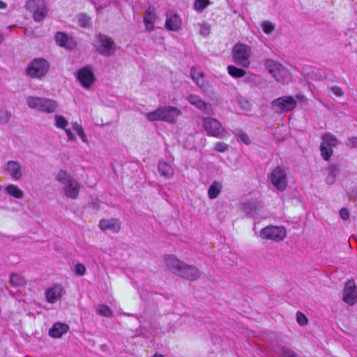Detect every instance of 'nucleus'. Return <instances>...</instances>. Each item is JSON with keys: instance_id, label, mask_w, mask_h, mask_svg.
<instances>
[{"instance_id": "a211bd4d", "label": "nucleus", "mask_w": 357, "mask_h": 357, "mask_svg": "<svg viewBox=\"0 0 357 357\" xmlns=\"http://www.w3.org/2000/svg\"><path fill=\"white\" fill-rule=\"evenodd\" d=\"M99 228L102 231L117 233L121 229V222L116 218L102 219L99 222Z\"/></svg>"}, {"instance_id": "39448f33", "label": "nucleus", "mask_w": 357, "mask_h": 357, "mask_svg": "<svg viewBox=\"0 0 357 357\" xmlns=\"http://www.w3.org/2000/svg\"><path fill=\"white\" fill-rule=\"evenodd\" d=\"M252 54V48L248 45L237 43L233 47L231 53L232 60L238 66L248 68L250 65Z\"/></svg>"}, {"instance_id": "423d86ee", "label": "nucleus", "mask_w": 357, "mask_h": 357, "mask_svg": "<svg viewBox=\"0 0 357 357\" xmlns=\"http://www.w3.org/2000/svg\"><path fill=\"white\" fill-rule=\"evenodd\" d=\"M203 128L207 135L218 139H224L229 136V133L222 127L221 123L216 119L204 117L202 119Z\"/></svg>"}, {"instance_id": "f704fd0d", "label": "nucleus", "mask_w": 357, "mask_h": 357, "mask_svg": "<svg viewBox=\"0 0 357 357\" xmlns=\"http://www.w3.org/2000/svg\"><path fill=\"white\" fill-rule=\"evenodd\" d=\"M96 312L103 317H110L112 316V311L105 305H98L96 306Z\"/></svg>"}, {"instance_id": "0eeeda50", "label": "nucleus", "mask_w": 357, "mask_h": 357, "mask_svg": "<svg viewBox=\"0 0 357 357\" xmlns=\"http://www.w3.org/2000/svg\"><path fill=\"white\" fill-rule=\"evenodd\" d=\"M94 47L96 51L102 56H109L113 55L116 49L114 41L107 35L99 33L95 37Z\"/></svg>"}, {"instance_id": "aec40b11", "label": "nucleus", "mask_w": 357, "mask_h": 357, "mask_svg": "<svg viewBox=\"0 0 357 357\" xmlns=\"http://www.w3.org/2000/svg\"><path fill=\"white\" fill-rule=\"evenodd\" d=\"M160 109L162 111V121L168 123H174L181 114V111L175 107L165 106Z\"/></svg>"}, {"instance_id": "09e8293b", "label": "nucleus", "mask_w": 357, "mask_h": 357, "mask_svg": "<svg viewBox=\"0 0 357 357\" xmlns=\"http://www.w3.org/2000/svg\"><path fill=\"white\" fill-rule=\"evenodd\" d=\"M345 144L351 149L357 148V137H349Z\"/></svg>"}, {"instance_id": "c756f323", "label": "nucleus", "mask_w": 357, "mask_h": 357, "mask_svg": "<svg viewBox=\"0 0 357 357\" xmlns=\"http://www.w3.org/2000/svg\"><path fill=\"white\" fill-rule=\"evenodd\" d=\"M6 193L17 199H21L24 196L23 191L20 189L17 185L9 184L5 188Z\"/></svg>"}, {"instance_id": "052dcab7", "label": "nucleus", "mask_w": 357, "mask_h": 357, "mask_svg": "<svg viewBox=\"0 0 357 357\" xmlns=\"http://www.w3.org/2000/svg\"><path fill=\"white\" fill-rule=\"evenodd\" d=\"M153 357H163V356L162 355L156 354Z\"/></svg>"}, {"instance_id": "473e14b6", "label": "nucleus", "mask_w": 357, "mask_h": 357, "mask_svg": "<svg viewBox=\"0 0 357 357\" xmlns=\"http://www.w3.org/2000/svg\"><path fill=\"white\" fill-rule=\"evenodd\" d=\"M227 70L228 73L234 78L243 77L246 73L244 70L234 66H229Z\"/></svg>"}, {"instance_id": "13d9d810", "label": "nucleus", "mask_w": 357, "mask_h": 357, "mask_svg": "<svg viewBox=\"0 0 357 357\" xmlns=\"http://www.w3.org/2000/svg\"><path fill=\"white\" fill-rule=\"evenodd\" d=\"M79 137H80V138L82 139V140L84 142H86L87 141V138H86V136L84 132V135H79Z\"/></svg>"}, {"instance_id": "393cba45", "label": "nucleus", "mask_w": 357, "mask_h": 357, "mask_svg": "<svg viewBox=\"0 0 357 357\" xmlns=\"http://www.w3.org/2000/svg\"><path fill=\"white\" fill-rule=\"evenodd\" d=\"M222 189L220 182L213 181L208 189V197L210 199H214L218 197Z\"/></svg>"}, {"instance_id": "2eb2a0df", "label": "nucleus", "mask_w": 357, "mask_h": 357, "mask_svg": "<svg viewBox=\"0 0 357 357\" xmlns=\"http://www.w3.org/2000/svg\"><path fill=\"white\" fill-rule=\"evenodd\" d=\"M187 100L191 105H194L203 113L208 115L213 114L214 112L211 104L204 102L199 96L192 94L187 98Z\"/></svg>"}, {"instance_id": "f03ea898", "label": "nucleus", "mask_w": 357, "mask_h": 357, "mask_svg": "<svg viewBox=\"0 0 357 357\" xmlns=\"http://www.w3.org/2000/svg\"><path fill=\"white\" fill-rule=\"evenodd\" d=\"M56 180L63 185L65 196L72 199L78 198L81 184L66 171L60 170L56 175Z\"/></svg>"}, {"instance_id": "1a4fd4ad", "label": "nucleus", "mask_w": 357, "mask_h": 357, "mask_svg": "<svg viewBox=\"0 0 357 357\" xmlns=\"http://www.w3.org/2000/svg\"><path fill=\"white\" fill-rule=\"evenodd\" d=\"M26 8L32 13L35 22H41L47 15V7L45 0H27Z\"/></svg>"}, {"instance_id": "6e6552de", "label": "nucleus", "mask_w": 357, "mask_h": 357, "mask_svg": "<svg viewBox=\"0 0 357 357\" xmlns=\"http://www.w3.org/2000/svg\"><path fill=\"white\" fill-rule=\"evenodd\" d=\"M265 66L276 82L287 84L290 80V73L278 62L268 59L265 61Z\"/></svg>"}, {"instance_id": "7c9ffc66", "label": "nucleus", "mask_w": 357, "mask_h": 357, "mask_svg": "<svg viewBox=\"0 0 357 357\" xmlns=\"http://www.w3.org/2000/svg\"><path fill=\"white\" fill-rule=\"evenodd\" d=\"M10 282L13 287H22L26 284V280L23 276L17 273H11L10 275Z\"/></svg>"}, {"instance_id": "37998d69", "label": "nucleus", "mask_w": 357, "mask_h": 357, "mask_svg": "<svg viewBox=\"0 0 357 357\" xmlns=\"http://www.w3.org/2000/svg\"><path fill=\"white\" fill-rule=\"evenodd\" d=\"M11 117V114L6 109H0V122L1 123H6L9 121Z\"/></svg>"}, {"instance_id": "4c0bfd02", "label": "nucleus", "mask_w": 357, "mask_h": 357, "mask_svg": "<svg viewBox=\"0 0 357 357\" xmlns=\"http://www.w3.org/2000/svg\"><path fill=\"white\" fill-rule=\"evenodd\" d=\"M68 125V121L61 115L54 116V126L60 129H65Z\"/></svg>"}, {"instance_id": "6ab92c4d", "label": "nucleus", "mask_w": 357, "mask_h": 357, "mask_svg": "<svg viewBox=\"0 0 357 357\" xmlns=\"http://www.w3.org/2000/svg\"><path fill=\"white\" fill-rule=\"evenodd\" d=\"M56 43L66 49L73 50L75 48L77 43L73 38L65 34L63 32H58L55 36Z\"/></svg>"}, {"instance_id": "f3484780", "label": "nucleus", "mask_w": 357, "mask_h": 357, "mask_svg": "<svg viewBox=\"0 0 357 357\" xmlns=\"http://www.w3.org/2000/svg\"><path fill=\"white\" fill-rule=\"evenodd\" d=\"M343 301L351 305L357 302V290L353 280H349L344 285Z\"/></svg>"}, {"instance_id": "79ce46f5", "label": "nucleus", "mask_w": 357, "mask_h": 357, "mask_svg": "<svg viewBox=\"0 0 357 357\" xmlns=\"http://www.w3.org/2000/svg\"><path fill=\"white\" fill-rule=\"evenodd\" d=\"M261 28L265 33L270 34L274 31L275 26L272 22L269 21H265L262 22Z\"/></svg>"}, {"instance_id": "4be33fe9", "label": "nucleus", "mask_w": 357, "mask_h": 357, "mask_svg": "<svg viewBox=\"0 0 357 357\" xmlns=\"http://www.w3.org/2000/svg\"><path fill=\"white\" fill-rule=\"evenodd\" d=\"M165 26L167 29L176 31L179 30L181 26V20L176 14L168 12L167 13Z\"/></svg>"}, {"instance_id": "72a5a7b5", "label": "nucleus", "mask_w": 357, "mask_h": 357, "mask_svg": "<svg viewBox=\"0 0 357 357\" xmlns=\"http://www.w3.org/2000/svg\"><path fill=\"white\" fill-rule=\"evenodd\" d=\"M146 118L149 121H162V111L160 107L152 112L146 114Z\"/></svg>"}, {"instance_id": "8fccbe9b", "label": "nucleus", "mask_w": 357, "mask_h": 357, "mask_svg": "<svg viewBox=\"0 0 357 357\" xmlns=\"http://www.w3.org/2000/svg\"><path fill=\"white\" fill-rule=\"evenodd\" d=\"M73 130L76 132V133L79 135H84V129L81 125L77 123L73 124Z\"/></svg>"}, {"instance_id": "de8ad7c7", "label": "nucleus", "mask_w": 357, "mask_h": 357, "mask_svg": "<svg viewBox=\"0 0 357 357\" xmlns=\"http://www.w3.org/2000/svg\"><path fill=\"white\" fill-rule=\"evenodd\" d=\"M296 320L298 323L301 326H305L307 323V317L300 312H298L296 313Z\"/></svg>"}, {"instance_id": "680f3d73", "label": "nucleus", "mask_w": 357, "mask_h": 357, "mask_svg": "<svg viewBox=\"0 0 357 357\" xmlns=\"http://www.w3.org/2000/svg\"><path fill=\"white\" fill-rule=\"evenodd\" d=\"M197 73H199V71H197V70H196V77H199V75L197 74Z\"/></svg>"}, {"instance_id": "a18cd8bd", "label": "nucleus", "mask_w": 357, "mask_h": 357, "mask_svg": "<svg viewBox=\"0 0 357 357\" xmlns=\"http://www.w3.org/2000/svg\"><path fill=\"white\" fill-rule=\"evenodd\" d=\"M211 33V26L208 23L201 24L199 33L204 37L208 36Z\"/></svg>"}, {"instance_id": "603ef678", "label": "nucleus", "mask_w": 357, "mask_h": 357, "mask_svg": "<svg viewBox=\"0 0 357 357\" xmlns=\"http://www.w3.org/2000/svg\"><path fill=\"white\" fill-rule=\"evenodd\" d=\"M331 91L336 96H342L344 93L342 89L337 86H333L331 88Z\"/></svg>"}, {"instance_id": "2f4dec72", "label": "nucleus", "mask_w": 357, "mask_h": 357, "mask_svg": "<svg viewBox=\"0 0 357 357\" xmlns=\"http://www.w3.org/2000/svg\"><path fill=\"white\" fill-rule=\"evenodd\" d=\"M275 351L283 357H297L296 354L294 351L286 347H278L275 349Z\"/></svg>"}, {"instance_id": "dca6fc26", "label": "nucleus", "mask_w": 357, "mask_h": 357, "mask_svg": "<svg viewBox=\"0 0 357 357\" xmlns=\"http://www.w3.org/2000/svg\"><path fill=\"white\" fill-rule=\"evenodd\" d=\"M65 294L66 290L60 284H54L47 289L45 292L46 300L50 303H55L57 301L60 300Z\"/></svg>"}, {"instance_id": "cd10ccee", "label": "nucleus", "mask_w": 357, "mask_h": 357, "mask_svg": "<svg viewBox=\"0 0 357 357\" xmlns=\"http://www.w3.org/2000/svg\"><path fill=\"white\" fill-rule=\"evenodd\" d=\"M321 139L322 144H326V146H328L332 149L335 147L339 143V141L336 137L331 132L324 133L321 137Z\"/></svg>"}, {"instance_id": "5701e85b", "label": "nucleus", "mask_w": 357, "mask_h": 357, "mask_svg": "<svg viewBox=\"0 0 357 357\" xmlns=\"http://www.w3.org/2000/svg\"><path fill=\"white\" fill-rule=\"evenodd\" d=\"M68 329L69 326L67 324L57 322L49 330V335L54 338H59L67 333Z\"/></svg>"}, {"instance_id": "4468645a", "label": "nucleus", "mask_w": 357, "mask_h": 357, "mask_svg": "<svg viewBox=\"0 0 357 357\" xmlns=\"http://www.w3.org/2000/svg\"><path fill=\"white\" fill-rule=\"evenodd\" d=\"M77 78L81 85L86 89H89L95 81L94 74L89 66L79 69L77 73Z\"/></svg>"}, {"instance_id": "bf43d9fd", "label": "nucleus", "mask_w": 357, "mask_h": 357, "mask_svg": "<svg viewBox=\"0 0 357 357\" xmlns=\"http://www.w3.org/2000/svg\"><path fill=\"white\" fill-rule=\"evenodd\" d=\"M3 35L0 33V44L3 42Z\"/></svg>"}, {"instance_id": "4d7b16f0", "label": "nucleus", "mask_w": 357, "mask_h": 357, "mask_svg": "<svg viewBox=\"0 0 357 357\" xmlns=\"http://www.w3.org/2000/svg\"><path fill=\"white\" fill-rule=\"evenodd\" d=\"M79 137H80V138L82 139V140L84 142H86L87 141V138H86V136L84 132V135H79Z\"/></svg>"}, {"instance_id": "7ed1b4c3", "label": "nucleus", "mask_w": 357, "mask_h": 357, "mask_svg": "<svg viewBox=\"0 0 357 357\" xmlns=\"http://www.w3.org/2000/svg\"><path fill=\"white\" fill-rule=\"evenodd\" d=\"M26 102L29 107L46 114L55 112L59 107L56 100L42 97L29 96Z\"/></svg>"}, {"instance_id": "20e7f679", "label": "nucleus", "mask_w": 357, "mask_h": 357, "mask_svg": "<svg viewBox=\"0 0 357 357\" xmlns=\"http://www.w3.org/2000/svg\"><path fill=\"white\" fill-rule=\"evenodd\" d=\"M303 95L297 94L295 96H284L273 100L271 105L278 113H285L292 111L297 103L303 100Z\"/></svg>"}, {"instance_id": "ddd939ff", "label": "nucleus", "mask_w": 357, "mask_h": 357, "mask_svg": "<svg viewBox=\"0 0 357 357\" xmlns=\"http://www.w3.org/2000/svg\"><path fill=\"white\" fill-rule=\"evenodd\" d=\"M5 170L15 181H20L24 174L25 168L18 161L9 160L5 165Z\"/></svg>"}, {"instance_id": "5fc2aeb1", "label": "nucleus", "mask_w": 357, "mask_h": 357, "mask_svg": "<svg viewBox=\"0 0 357 357\" xmlns=\"http://www.w3.org/2000/svg\"><path fill=\"white\" fill-rule=\"evenodd\" d=\"M240 103H241V107H242V108L243 109H245L247 111L250 110L251 105H250V102L248 101L244 100L243 102H241Z\"/></svg>"}, {"instance_id": "58836bf2", "label": "nucleus", "mask_w": 357, "mask_h": 357, "mask_svg": "<svg viewBox=\"0 0 357 357\" xmlns=\"http://www.w3.org/2000/svg\"><path fill=\"white\" fill-rule=\"evenodd\" d=\"M78 23L82 27H89L91 24V18L85 14H80L78 16Z\"/></svg>"}, {"instance_id": "c9c22d12", "label": "nucleus", "mask_w": 357, "mask_h": 357, "mask_svg": "<svg viewBox=\"0 0 357 357\" xmlns=\"http://www.w3.org/2000/svg\"><path fill=\"white\" fill-rule=\"evenodd\" d=\"M320 152H321V155L324 160H329L331 155H333V150L332 148H331L328 146H326V144L321 143Z\"/></svg>"}, {"instance_id": "c03bdc74", "label": "nucleus", "mask_w": 357, "mask_h": 357, "mask_svg": "<svg viewBox=\"0 0 357 357\" xmlns=\"http://www.w3.org/2000/svg\"><path fill=\"white\" fill-rule=\"evenodd\" d=\"M229 149V145L224 143L218 142L214 144V150L217 152L224 153Z\"/></svg>"}, {"instance_id": "9d476101", "label": "nucleus", "mask_w": 357, "mask_h": 357, "mask_svg": "<svg viewBox=\"0 0 357 357\" xmlns=\"http://www.w3.org/2000/svg\"><path fill=\"white\" fill-rule=\"evenodd\" d=\"M259 236L262 239L273 241H280L286 236V229L284 227L269 225L261 229Z\"/></svg>"}, {"instance_id": "6e6d98bb", "label": "nucleus", "mask_w": 357, "mask_h": 357, "mask_svg": "<svg viewBox=\"0 0 357 357\" xmlns=\"http://www.w3.org/2000/svg\"><path fill=\"white\" fill-rule=\"evenodd\" d=\"M7 5L6 3L0 0V9H5L6 8Z\"/></svg>"}, {"instance_id": "3c124183", "label": "nucleus", "mask_w": 357, "mask_h": 357, "mask_svg": "<svg viewBox=\"0 0 357 357\" xmlns=\"http://www.w3.org/2000/svg\"><path fill=\"white\" fill-rule=\"evenodd\" d=\"M340 216L344 220H347L349 218V212L345 208H342L340 211Z\"/></svg>"}, {"instance_id": "f257e3e1", "label": "nucleus", "mask_w": 357, "mask_h": 357, "mask_svg": "<svg viewBox=\"0 0 357 357\" xmlns=\"http://www.w3.org/2000/svg\"><path fill=\"white\" fill-rule=\"evenodd\" d=\"M165 261L167 268L177 275L189 280H197L200 276L199 271L196 267L184 264L174 255H166Z\"/></svg>"}, {"instance_id": "49530a36", "label": "nucleus", "mask_w": 357, "mask_h": 357, "mask_svg": "<svg viewBox=\"0 0 357 357\" xmlns=\"http://www.w3.org/2000/svg\"><path fill=\"white\" fill-rule=\"evenodd\" d=\"M86 272L85 266L80 263H78L75 266V273L77 275H84Z\"/></svg>"}, {"instance_id": "864d4df0", "label": "nucleus", "mask_w": 357, "mask_h": 357, "mask_svg": "<svg viewBox=\"0 0 357 357\" xmlns=\"http://www.w3.org/2000/svg\"><path fill=\"white\" fill-rule=\"evenodd\" d=\"M65 130V132L67 135L68 139L69 141H74L75 139V136L72 132V131L70 129H67L66 128L63 129Z\"/></svg>"}, {"instance_id": "9b49d317", "label": "nucleus", "mask_w": 357, "mask_h": 357, "mask_svg": "<svg viewBox=\"0 0 357 357\" xmlns=\"http://www.w3.org/2000/svg\"><path fill=\"white\" fill-rule=\"evenodd\" d=\"M49 70V63L44 59H35L27 67L26 73L33 78L41 77L45 75Z\"/></svg>"}, {"instance_id": "ea45409f", "label": "nucleus", "mask_w": 357, "mask_h": 357, "mask_svg": "<svg viewBox=\"0 0 357 357\" xmlns=\"http://www.w3.org/2000/svg\"><path fill=\"white\" fill-rule=\"evenodd\" d=\"M256 208L257 204L253 202H245L242 204V208L247 213H252Z\"/></svg>"}, {"instance_id": "a19ab883", "label": "nucleus", "mask_w": 357, "mask_h": 357, "mask_svg": "<svg viewBox=\"0 0 357 357\" xmlns=\"http://www.w3.org/2000/svg\"><path fill=\"white\" fill-rule=\"evenodd\" d=\"M209 4L208 0H196L194 4V8L196 10L202 12Z\"/></svg>"}, {"instance_id": "f8f14e48", "label": "nucleus", "mask_w": 357, "mask_h": 357, "mask_svg": "<svg viewBox=\"0 0 357 357\" xmlns=\"http://www.w3.org/2000/svg\"><path fill=\"white\" fill-rule=\"evenodd\" d=\"M269 178L273 186L280 191H283L287 186V177L284 170L277 167L271 173Z\"/></svg>"}, {"instance_id": "b1692460", "label": "nucleus", "mask_w": 357, "mask_h": 357, "mask_svg": "<svg viewBox=\"0 0 357 357\" xmlns=\"http://www.w3.org/2000/svg\"><path fill=\"white\" fill-rule=\"evenodd\" d=\"M158 170L160 176L170 178L174 175V169L172 166L165 161H160L158 165Z\"/></svg>"}, {"instance_id": "e433bc0d", "label": "nucleus", "mask_w": 357, "mask_h": 357, "mask_svg": "<svg viewBox=\"0 0 357 357\" xmlns=\"http://www.w3.org/2000/svg\"><path fill=\"white\" fill-rule=\"evenodd\" d=\"M234 133L235 134L238 142H242L246 145L250 144V140L248 135L243 130H236V131L234 132Z\"/></svg>"}, {"instance_id": "bb28decb", "label": "nucleus", "mask_w": 357, "mask_h": 357, "mask_svg": "<svg viewBox=\"0 0 357 357\" xmlns=\"http://www.w3.org/2000/svg\"><path fill=\"white\" fill-rule=\"evenodd\" d=\"M321 139L322 144H326V146H328L332 149L335 147L339 143V141L336 137L331 132L324 133L321 137Z\"/></svg>"}, {"instance_id": "c85d7f7f", "label": "nucleus", "mask_w": 357, "mask_h": 357, "mask_svg": "<svg viewBox=\"0 0 357 357\" xmlns=\"http://www.w3.org/2000/svg\"><path fill=\"white\" fill-rule=\"evenodd\" d=\"M199 77H196V68H192L190 70V77L195 82L197 85L201 89H205L206 86V82L204 79L202 73H197Z\"/></svg>"}, {"instance_id": "412c9836", "label": "nucleus", "mask_w": 357, "mask_h": 357, "mask_svg": "<svg viewBox=\"0 0 357 357\" xmlns=\"http://www.w3.org/2000/svg\"><path fill=\"white\" fill-rule=\"evenodd\" d=\"M156 19L157 16L155 13V8L153 7L148 8L143 17V21L147 31H151L153 30Z\"/></svg>"}, {"instance_id": "a878e982", "label": "nucleus", "mask_w": 357, "mask_h": 357, "mask_svg": "<svg viewBox=\"0 0 357 357\" xmlns=\"http://www.w3.org/2000/svg\"><path fill=\"white\" fill-rule=\"evenodd\" d=\"M328 174L326 176V183L332 185L335 182L336 176L339 174V168L335 165H331L327 168Z\"/></svg>"}]
</instances>
